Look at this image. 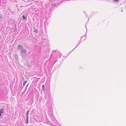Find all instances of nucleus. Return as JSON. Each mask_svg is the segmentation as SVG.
<instances>
[{"label":"nucleus","mask_w":126,"mask_h":126,"mask_svg":"<svg viewBox=\"0 0 126 126\" xmlns=\"http://www.w3.org/2000/svg\"><path fill=\"white\" fill-rule=\"evenodd\" d=\"M119 0H114V1L115 2H117L119 1Z\"/></svg>","instance_id":"7"},{"label":"nucleus","mask_w":126,"mask_h":126,"mask_svg":"<svg viewBox=\"0 0 126 126\" xmlns=\"http://www.w3.org/2000/svg\"><path fill=\"white\" fill-rule=\"evenodd\" d=\"M4 112V110L3 109H1L0 111V113H3Z\"/></svg>","instance_id":"3"},{"label":"nucleus","mask_w":126,"mask_h":126,"mask_svg":"<svg viewBox=\"0 0 126 126\" xmlns=\"http://www.w3.org/2000/svg\"><path fill=\"white\" fill-rule=\"evenodd\" d=\"M22 47L20 45H19L18 46L17 49H19L20 48H21Z\"/></svg>","instance_id":"2"},{"label":"nucleus","mask_w":126,"mask_h":126,"mask_svg":"<svg viewBox=\"0 0 126 126\" xmlns=\"http://www.w3.org/2000/svg\"><path fill=\"white\" fill-rule=\"evenodd\" d=\"M21 52L22 54H25L26 53L27 51L25 50L24 49H22L21 51Z\"/></svg>","instance_id":"1"},{"label":"nucleus","mask_w":126,"mask_h":126,"mask_svg":"<svg viewBox=\"0 0 126 126\" xmlns=\"http://www.w3.org/2000/svg\"><path fill=\"white\" fill-rule=\"evenodd\" d=\"M1 113H0V117L1 116Z\"/></svg>","instance_id":"9"},{"label":"nucleus","mask_w":126,"mask_h":126,"mask_svg":"<svg viewBox=\"0 0 126 126\" xmlns=\"http://www.w3.org/2000/svg\"><path fill=\"white\" fill-rule=\"evenodd\" d=\"M22 17L23 18V19H26V18L25 17V16L24 15H23Z\"/></svg>","instance_id":"5"},{"label":"nucleus","mask_w":126,"mask_h":126,"mask_svg":"<svg viewBox=\"0 0 126 126\" xmlns=\"http://www.w3.org/2000/svg\"><path fill=\"white\" fill-rule=\"evenodd\" d=\"M28 123V120H27V123Z\"/></svg>","instance_id":"10"},{"label":"nucleus","mask_w":126,"mask_h":126,"mask_svg":"<svg viewBox=\"0 0 126 126\" xmlns=\"http://www.w3.org/2000/svg\"><path fill=\"white\" fill-rule=\"evenodd\" d=\"M44 85H42V88L43 90H44Z\"/></svg>","instance_id":"6"},{"label":"nucleus","mask_w":126,"mask_h":126,"mask_svg":"<svg viewBox=\"0 0 126 126\" xmlns=\"http://www.w3.org/2000/svg\"><path fill=\"white\" fill-rule=\"evenodd\" d=\"M26 82H24V83H23V85H24V86H25V84L26 83Z\"/></svg>","instance_id":"8"},{"label":"nucleus","mask_w":126,"mask_h":126,"mask_svg":"<svg viewBox=\"0 0 126 126\" xmlns=\"http://www.w3.org/2000/svg\"><path fill=\"white\" fill-rule=\"evenodd\" d=\"M29 112V111H27V116L28 119Z\"/></svg>","instance_id":"4"}]
</instances>
